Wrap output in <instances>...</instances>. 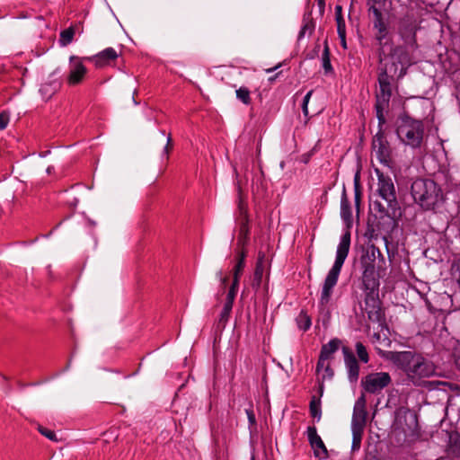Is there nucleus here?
I'll return each instance as SVG.
<instances>
[{
  "instance_id": "obj_37",
  "label": "nucleus",
  "mask_w": 460,
  "mask_h": 460,
  "mask_svg": "<svg viewBox=\"0 0 460 460\" xmlns=\"http://www.w3.org/2000/svg\"><path fill=\"white\" fill-rule=\"evenodd\" d=\"M38 430L42 436L46 437L49 440L58 441V438L53 430L49 429L43 426H39Z\"/></svg>"
},
{
  "instance_id": "obj_31",
  "label": "nucleus",
  "mask_w": 460,
  "mask_h": 460,
  "mask_svg": "<svg viewBox=\"0 0 460 460\" xmlns=\"http://www.w3.org/2000/svg\"><path fill=\"white\" fill-rule=\"evenodd\" d=\"M352 431V445L351 449L353 451L358 450L360 448L361 440L363 437L364 430L361 429H351Z\"/></svg>"
},
{
  "instance_id": "obj_51",
  "label": "nucleus",
  "mask_w": 460,
  "mask_h": 460,
  "mask_svg": "<svg viewBox=\"0 0 460 460\" xmlns=\"http://www.w3.org/2000/svg\"><path fill=\"white\" fill-rule=\"evenodd\" d=\"M319 382H320L319 392H320V395L322 396V394L323 393L324 385H323V382H322L320 378H319Z\"/></svg>"
},
{
  "instance_id": "obj_22",
  "label": "nucleus",
  "mask_w": 460,
  "mask_h": 460,
  "mask_svg": "<svg viewBox=\"0 0 460 460\" xmlns=\"http://www.w3.org/2000/svg\"><path fill=\"white\" fill-rule=\"evenodd\" d=\"M246 252L243 249L237 254V261L233 270V282L239 283L245 268Z\"/></svg>"
},
{
  "instance_id": "obj_20",
  "label": "nucleus",
  "mask_w": 460,
  "mask_h": 460,
  "mask_svg": "<svg viewBox=\"0 0 460 460\" xmlns=\"http://www.w3.org/2000/svg\"><path fill=\"white\" fill-rule=\"evenodd\" d=\"M266 265L265 254L262 252L258 253L257 262L254 270L253 283L252 286L259 288L261 286L263 272Z\"/></svg>"
},
{
  "instance_id": "obj_55",
  "label": "nucleus",
  "mask_w": 460,
  "mask_h": 460,
  "mask_svg": "<svg viewBox=\"0 0 460 460\" xmlns=\"http://www.w3.org/2000/svg\"><path fill=\"white\" fill-rule=\"evenodd\" d=\"M336 9H337L338 12L341 11V6H336Z\"/></svg>"
},
{
  "instance_id": "obj_19",
  "label": "nucleus",
  "mask_w": 460,
  "mask_h": 460,
  "mask_svg": "<svg viewBox=\"0 0 460 460\" xmlns=\"http://www.w3.org/2000/svg\"><path fill=\"white\" fill-rule=\"evenodd\" d=\"M378 84L380 88V93L377 94V99H383L390 101V98L392 96V87H391V81L390 77L387 75V73L382 72L378 75Z\"/></svg>"
},
{
  "instance_id": "obj_4",
  "label": "nucleus",
  "mask_w": 460,
  "mask_h": 460,
  "mask_svg": "<svg viewBox=\"0 0 460 460\" xmlns=\"http://www.w3.org/2000/svg\"><path fill=\"white\" fill-rule=\"evenodd\" d=\"M350 247V233L349 231H346L341 236L339 244L337 246L336 251V258L335 261L329 270L321 292L320 304L322 305H326L329 304L333 288L336 286L340 273L341 271V268L344 264L346 258L348 257Z\"/></svg>"
},
{
  "instance_id": "obj_3",
  "label": "nucleus",
  "mask_w": 460,
  "mask_h": 460,
  "mask_svg": "<svg viewBox=\"0 0 460 460\" xmlns=\"http://www.w3.org/2000/svg\"><path fill=\"white\" fill-rule=\"evenodd\" d=\"M414 202L425 211H436L445 201L444 192L439 184L428 178H417L411 186Z\"/></svg>"
},
{
  "instance_id": "obj_30",
  "label": "nucleus",
  "mask_w": 460,
  "mask_h": 460,
  "mask_svg": "<svg viewBox=\"0 0 460 460\" xmlns=\"http://www.w3.org/2000/svg\"><path fill=\"white\" fill-rule=\"evenodd\" d=\"M297 326L300 330L305 332L310 329L312 322L310 317L304 313H301L296 319Z\"/></svg>"
},
{
  "instance_id": "obj_43",
  "label": "nucleus",
  "mask_w": 460,
  "mask_h": 460,
  "mask_svg": "<svg viewBox=\"0 0 460 460\" xmlns=\"http://www.w3.org/2000/svg\"><path fill=\"white\" fill-rule=\"evenodd\" d=\"M245 412L247 414L249 424L252 425V426L255 425L256 424V418H255V415L253 413V411L252 409H246Z\"/></svg>"
},
{
  "instance_id": "obj_54",
  "label": "nucleus",
  "mask_w": 460,
  "mask_h": 460,
  "mask_svg": "<svg viewBox=\"0 0 460 460\" xmlns=\"http://www.w3.org/2000/svg\"><path fill=\"white\" fill-rule=\"evenodd\" d=\"M384 241H385V244L387 245V244H388V239H387V237L384 236Z\"/></svg>"
},
{
  "instance_id": "obj_38",
  "label": "nucleus",
  "mask_w": 460,
  "mask_h": 460,
  "mask_svg": "<svg viewBox=\"0 0 460 460\" xmlns=\"http://www.w3.org/2000/svg\"><path fill=\"white\" fill-rule=\"evenodd\" d=\"M248 234H249V229H248V226H247V222H244L242 224L241 227H240V234H239V243H243L244 244L248 239Z\"/></svg>"
},
{
  "instance_id": "obj_16",
  "label": "nucleus",
  "mask_w": 460,
  "mask_h": 460,
  "mask_svg": "<svg viewBox=\"0 0 460 460\" xmlns=\"http://www.w3.org/2000/svg\"><path fill=\"white\" fill-rule=\"evenodd\" d=\"M379 260L382 263H385V257L381 251L375 244H368L364 249L363 253L360 257L361 267L376 266L375 262Z\"/></svg>"
},
{
  "instance_id": "obj_6",
  "label": "nucleus",
  "mask_w": 460,
  "mask_h": 460,
  "mask_svg": "<svg viewBox=\"0 0 460 460\" xmlns=\"http://www.w3.org/2000/svg\"><path fill=\"white\" fill-rule=\"evenodd\" d=\"M420 21L411 13H406L399 19L397 32L403 44L411 49L417 48V31L420 30Z\"/></svg>"
},
{
  "instance_id": "obj_56",
  "label": "nucleus",
  "mask_w": 460,
  "mask_h": 460,
  "mask_svg": "<svg viewBox=\"0 0 460 460\" xmlns=\"http://www.w3.org/2000/svg\"><path fill=\"white\" fill-rule=\"evenodd\" d=\"M251 460H255L254 456H252Z\"/></svg>"
},
{
  "instance_id": "obj_28",
  "label": "nucleus",
  "mask_w": 460,
  "mask_h": 460,
  "mask_svg": "<svg viewBox=\"0 0 460 460\" xmlns=\"http://www.w3.org/2000/svg\"><path fill=\"white\" fill-rule=\"evenodd\" d=\"M236 98L245 105H250L252 102L251 92L245 86H241L235 91Z\"/></svg>"
},
{
  "instance_id": "obj_1",
  "label": "nucleus",
  "mask_w": 460,
  "mask_h": 460,
  "mask_svg": "<svg viewBox=\"0 0 460 460\" xmlns=\"http://www.w3.org/2000/svg\"><path fill=\"white\" fill-rule=\"evenodd\" d=\"M381 357L402 370L407 381L415 386L422 385L424 379L436 374V367L433 362L416 351L388 350L382 352Z\"/></svg>"
},
{
  "instance_id": "obj_2",
  "label": "nucleus",
  "mask_w": 460,
  "mask_h": 460,
  "mask_svg": "<svg viewBox=\"0 0 460 460\" xmlns=\"http://www.w3.org/2000/svg\"><path fill=\"white\" fill-rule=\"evenodd\" d=\"M376 172L378 178L377 197L371 200L370 209L376 217L393 218L398 207L394 181L389 175L384 174L378 169H376Z\"/></svg>"
},
{
  "instance_id": "obj_21",
  "label": "nucleus",
  "mask_w": 460,
  "mask_h": 460,
  "mask_svg": "<svg viewBox=\"0 0 460 460\" xmlns=\"http://www.w3.org/2000/svg\"><path fill=\"white\" fill-rule=\"evenodd\" d=\"M341 217L345 224L349 226L352 223V209L350 203L347 198L345 190L341 199Z\"/></svg>"
},
{
  "instance_id": "obj_48",
  "label": "nucleus",
  "mask_w": 460,
  "mask_h": 460,
  "mask_svg": "<svg viewBox=\"0 0 460 460\" xmlns=\"http://www.w3.org/2000/svg\"><path fill=\"white\" fill-rule=\"evenodd\" d=\"M234 301L226 299V302L224 304L223 309L225 311H232Z\"/></svg>"
},
{
  "instance_id": "obj_23",
  "label": "nucleus",
  "mask_w": 460,
  "mask_h": 460,
  "mask_svg": "<svg viewBox=\"0 0 460 460\" xmlns=\"http://www.w3.org/2000/svg\"><path fill=\"white\" fill-rule=\"evenodd\" d=\"M407 48L409 47L404 44L403 46H396L392 50V57L402 66L408 65L411 62Z\"/></svg>"
},
{
  "instance_id": "obj_27",
  "label": "nucleus",
  "mask_w": 460,
  "mask_h": 460,
  "mask_svg": "<svg viewBox=\"0 0 460 460\" xmlns=\"http://www.w3.org/2000/svg\"><path fill=\"white\" fill-rule=\"evenodd\" d=\"M386 0H367V11L369 13H383L382 8L385 6Z\"/></svg>"
},
{
  "instance_id": "obj_40",
  "label": "nucleus",
  "mask_w": 460,
  "mask_h": 460,
  "mask_svg": "<svg viewBox=\"0 0 460 460\" xmlns=\"http://www.w3.org/2000/svg\"><path fill=\"white\" fill-rule=\"evenodd\" d=\"M452 276L460 285V260L455 261L452 265Z\"/></svg>"
},
{
  "instance_id": "obj_5",
  "label": "nucleus",
  "mask_w": 460,
  "mask_h": 460,
  "mask_svg": "<svg viewBox=\"0 0 460 460\" xmlns=\"http://www.w3.org/2000/svg\"><path fill=\"white\" fill-rule=\"evenodd\" d=\"M396 134L405 146L412 149L420 148L424 136V125L421 120L406 116L401 119Z\"/></svg>"
},
{
  "instance_id": "obj_36",
  "label": "nucleus",
  "mask_w": 460,
  "mask_h": 460,
  "mask_svg": "<svg viewBox=\"0 0 460 460\" xmlns=\"http://www.w3.org/2000/svg\"><path fill=\"white\" fill-rule=\"evenodd\" d=\"M230 314H231V312L225 311V309H222V311L218 316L217 322V329H224L226 327V324L229 319Z\"/></svg>"
},
{
  "instance_id": "obj_41",
  "label": "nucleus",
  "mask_w": 460,
  "mask_h": 460,
  "mask_svg": "<svg viewBox=\"0 0 460 460\" xmlns=\"http://www.w3.org/2000/svg\"><path fill=\"white\" fill-rule=\"evenodd\" d=\"M238 287H239V283L236 282V284H235V282H232V285H231V287L228 290L227 296H226L227 300L234 301L235 296L238 291Z\"/></svg>"
},
{
  "instance_id": "obj_52",
  "label": "nucleus",
  "mask_w": 460,
  "mask_h": 460,
  "mask_svg": "<svg viewBox=\"0 0 460 460\" xmlns=\"http://www.w3.org/2000/svg\"><path fill=\"white\" fill-rule=\"evenodd\" d=\"M341 44L344 49H347L346 37L344 38V40H341Z\"/></svg>"
},
{
  "instance_id": "obj_11",
  "label": "nucleus",
  "mask_w": 460,
  "mask_h": 460,
  "mask_svg": "<svg viewBox=\"0 0 460 460\" xmlns=\"http://www.w3.org/2000/svg\"><path fill=\"white\" fill-rule=\"evenodd\" d=\"M374 37L380 48L385 47L390 40L389 25L385 22L383 13L373 14Z\"/></svg>"
},
{
  "instance_id": "obj_7",
  "label": "nucleus",
  "mask_w": 460,
  "mask_h": 460,
  "mask_svg": "<svg viewBox=\"0 0 460 460\" xmlns=\"http://www.w3.org/2000/svg\"><path fill=\"white\" fill-rule=\"evenodd\" d=\"M372 150L380 164L388 168L394 166L393 148L382 128L373 137Z\"/></svg>"
},
{
  "instance_id": "obj_53",
  "label": "nucleus",
  "mask_w": 460,
  "mask_h": 460,
  "mask_svg": "<svg viewBox=\"0 0 460 460\" xmlns=\"http://www.w3.org/2000/svg\"><path fill=\"white\" fill-rule=\"evenodd\" d=\"M318 4H319V5H322L323 7H324V0H318Z\"/></svg>"
},
{
  "instance_id": "obj_34",
  "label": "nucleus",
  "mask_w": 460,
  "mask_h": 460,
  "mask_svg": "<svg viewBox=\"0 0 460 460\" xmlns=\"http://www.w3.org/2000/svg\"><path fill=\"white\" fill-rule=\"evenodd\" d=\"M356 351H357L358 358L363 363H367L369 361V356H368L367 348L363 345V343H361V342L356 343Z\"/></svg>"
},
{
  "instance_id": "obj_26",
  "label": "nucleus",
  "mask_w": 460,
  "mask_h": 460,
  "mask_svg": "<svg viewBox=\"0 0 460 460\" xmlns=\"http://www.w3.org/2000/svg\"><path fill=\"white\" fill-rule=\"evenodd\" d=\"M309 411L313 418L316 419L319 421L322 418V408H321V400L320 398H316V396H313L311 398L309 403Z\"/></svg>"
},
{
  "instance_id": "obj_18",
  "label": "nucleus",
  "mask_w": 460,
  "mask_h": 460,
  "mask_svg": "<svg viewBox=\"0 0 460 460\" xmlns=\"http://www.w3.org/2000/svg\"><path fill=\"white\" fill-rule=\"evenodd\" d=\"M341 341L337 339H332L328 343L323 344L319 354V366L323 367L324 361H332L334 353L339 349Z\"/></svg>"
},
{
  "instance_id": "obj_9",
  "label": "nucleus",
  "mask_w": 460,
  "mask_h": 460,
  "mask_svg": "<svg viewBox=\"0 0 460 460\" xmlns=\"http://www.w3.org/2000/svg\"><path fill=\"white\" fill-rule=\"evenodd\" d=\"M84 61H87L84 57L71 56L69 58V71L66 77V84L69 86H75L84 82L88 73Z\"/></svg>"
},
{
  "instance_id": "obj_32",
  "label": "nucleus",
  "mask_w": 460,
  "mask_h": 460,
  "mask_svg": "<svg viewBox=\"0 0 460 460\" xmlns=\"http://www.w3.org/2000/svg\"><path fill=\"white\" fill-rule=\"evenodd\" d=\"M75 35V31L73 28H68L61 31L60 33V43L62 46H66L72 42Z\"/></svg>"
},
{
  "instance_id": "obj_39",
  "label": "nucleus",
  "mask_w": 460,
  "mask_h": 460,
  "mask_svg": "<svg viewBox=\"0 0 460 460\" xmlns=\"http://www.w3.org/2000/svg\"><path fill=\"white\" fill-rule=\"evenodd\" d=\"M361 193L359 190L358 176H355V206L358 209L360 204Z\"/></svg>"
},
{
  "instance_id": "obj_8",
  "label": "nucleus",
  "mask_w": 460,
  "mask_h": 460,
  "mask_svg": "<svg viewBox=\"0 0 460 460\" xmlns=\"http://www.w3.org/2000/svg\"><path fill=\"white\" fill-rule=\"evenodd\" d=\"M392 383V377L387 372H372L361 379V386L366 393L380 394Z\"/></svg>"
},
{
  "instance_id": "obj_10",
  "label": "nucleus",
  "mask_w": 460,
  "mask_h": 460,
  "mask_svg": "<svg viewBox=\"0 0 460 460\" xmlns=\"http://www.w3.org/2000/svg\"><path fill=\"white\" fill-rule=\"evenodd\" d=\"M120 57V52L109 47L91 57H84L87 61L92 62L96 68H104L115 65Z\"/></svg>"
},
{
  "instance_id": "obj_13",
  "label": "nucleus",
  "mask_w": 460,
  "mask_h": 460,
  "mask_svg": "<svg viewBox=\"0 0 460 460\" xmlns=\"http://www.w3.org/2000/svg\"><path fill=\"white\" fill-rule=\"evenodd\" d=\"M365 305L368 319L375 323L381 322L383 314L377 293L366 294Z\"/></svg>"
},
{
  "instance_id": "obj_46",
  "label": "nucleus",
  "mask_w": 460,
  "mask_h": 460,
  "mask_svg": "<svg viewBox=\"0 0 460 460\" xmlns=\"http://www.w3.org/2000/svg\"><path fill=\"white\" fill-rule=\"evenodd\" d=\"M455 360H456V366L460 368V343L456 348Z\"/></svg>"
},
{
  "instance_id": "obj_17",
  "label": "nucleus",
  "mask_w": 460,
  "mask_h": 460,
  "mask_svg": "<svg viewBox=\"0 0 460 460\" xmlns=\"http://www.w3.org/2000/svg\"><path fill=\"white\" fill-rule=\"evenodd\" d=\"M344 354V361L348 373V378L350 383H356L359 376V365L355 356L348 348L342 349Z\"/></svg>"
},
{
  "instance_id": "obj_14",
  "label": "nucleus",
  "mask_w": 460,
  "mask_h": 460,
  "mask_svg": "<svg viewBox=\"0 0 460 460\" xmlns=\"http://www.w3.org/2000/svg\"><path fill=\"white\" fill-rule=\"evenodd\" d=\"M306 436L311 447L314 450V454L316 457H328V450L317 433V429L314 426H309L306 429Z\"/></svg>"
},
{
  "instance_id": "obj_50",
  "label": "nucleus",
  "mask_w": 460,
  "mask_h": 460,
  "mask_svg": "<svg viewBox=\"0 0 460 460\" xmlns=\"http://www.w3.org/2000/svg\"><path fill=\"white\" fill-rule=\"evenodd\" d=\"M302 111L305 116L308 115V104L302 103Z\"/></svg>"
},
{
  "instance_id": "obj_15",
  "label": "nucleus",
  "mask_w": 460,
  "mask_h": 460,
  "mask_svg": "<svg viewBox=\"0 0 460 460\" xmlns=\"http://www.w3.org/2000/svg\"><path fill=\"white\" fill-rule=\"evenodd\" d=\"M362 268V285L366 294L376 293L379 287V278L376 271V266Z\"/></svg>"
},
{
  "instance_id": "obj_25",
  "label": "nucleus",
  "mask_w": 460,
  "mask_h": 460,
  "mask_svg": "<svg viewBox=\"0 0 460 460\" xmlns=\"http://www.w3.org/2000/svg\"><path fill=\"white\" fill-rule=\"evenodd\" d=\"M389 105V101L383 100V99H377L376 103V118L378 119V124L380 128H382V126L385 123V117L384 114V111L385 109H387Z\"/></svg>"
},
{
  "instance_id": "obj_44",
  "label": "nucleus",
  "mask_w": 460,
  "mask_h": 460,
  "mask_svg": "<svg viewBox=\"0 0 460 460\" xmlns=\"http://www.w3.org/2000/svg\"><path fill=\"white\" fill-rule=\"evenodd\" d=\"M172 148V137L169 134L167 137L166 146H164V153L165 154L166 157H168L169 152Z\"/></svg>"
},
{
  "instance_id": "obj_29",
  "label": "nucleus",
  "mask_w": 460,
  "mask_h": 460,
  "mask_svg": "<svg viewBox=\"0 0 460 460\" xmlns=\"http://www.w3.org/2000/svg\"><path fill=\"white\" fill-rule=\"evenodd\" d=\"M322 65H323L325 74H329V73L332 72V66L331 59H330V50H329V47H328L327 43H325V46H324V49H323V51L322 54Z\"/></svg>"
},
{
  "instance_id": "obj_33",
  "label": "nucleus",
  "mask_w": 460,
  "mask_h": 460,
  "mask_svg": "<svg viewBox=\"0 0 460 460\" xmlns=\"http://www.w3.org/2000/svg\"><path fill=\"white\" fill-rule=\"evenodd\" d=\"M314 23L311 20L309 19H304L303 20V25L301 27V30L298 33V40H300L301 39H303L306 32H308L309 34H311L314 31Z\"/></svg>"
},
{
  "instance_id": "obj_47",
  "label": "nucleus",
  "mask_w": 460,
  "mask_h": 460,
  "mask_svg": "<svg viewBox=\"0 0 460 460\" xmlns=\"http://www.w3.org/2000/svg\"><path fill=\"white\" fill-rule=\"evenodd\" d=\"M411 425H412V430H414L418 426V420L415 414L410 413L409 415Z\"/></svg>"
},
{
  "instance_id": "obj_12",
  "label": "nucleus",
  "mask_w": 460,
  "mask_h": 460,
  "mask_svg": "<svg viewBox=\"0 0 460 460\" xmlns=\"http://www.w3.org/2000/svg\"><path fill=\"white\" fill-rule=\"evenodd\" d=\"M366 398L361 395L355 402L351 420V429L364 430L367 423V411Z\"/></svg>"
},
{
  "instance_id": "obj_45",
  "label": "nucleus",
  "mask_w": 460,
  "mask_h": 460,
  "mask_svg": "<svg viewBox=\"0 0 460 460\" xmlns=\"http://www.w3.org/2000/svg\"><path fill=\"white\" fill-rule=\"evenodd\" d=\"M216 275H217V278L218 279V280L220 281L221 285L223 286V288H225L227 283L228 278L226 276L223 275L222 270H218Z\"/></svg>"
},
{
  "instance_id": "obj_49",
  "label": "nucleus",
  "mask_w": 460,
  "mask_h": 460,
  "mask_svg": "<svg viewBox=\"0 0 460 460\" xmlns=\"http://www.w3.org/2000/svg\"><path fill=\"white\" fill-rule=\"evenodd\" d=\"M313 92L312 91H309L304 97L303 99V103H306L308 104L309 103V100L311 98V95H312Z\"/></svg>"
},
{
  "instance_id": "obj_42",
  "label": "nucleus",
  "mask_w": 460,
  "mask_h": 460,
  "mask_svg": "<svg viewBox=\"0 0 460 460\" xmlns=\"http://www.w3.org/2000/svg\"><path fill=\"white\" fill-rule=\"evenodd\" d=\"M10 120L9 113L6 111H3L0 113V130L4 129Z\"/></svg>"
},
{
  "instance_id": "obj_35",
  "label": "nucleus",
  "mask_w": 460,
  "mask_h": 460,
  "mask_svg": "<svg viewBox=\"0 0 460 460\" xmlns=\"http://www.w3.org/2000/svg\"><path fill=\"white\" fill-rule=\"evenodd\" d=\"M336 22H337V32H338L339 38H340V40H344V38L346 36L345 22L341 15H337Z\"/></svg>"
},
{
  "instance_id": "obj_24",
  "label": "nucleus",
  "mask_w": 460,
  "mask_h": 460,
  "mask_svg": "<svg viewBox=\"0 0 460 460\" xmlns=\"http://www.w3.org/2000/svg\"><path fill=\"white\" fill-rule=\"evenodd\" d=\"M315 371L318 376H321L319 378L322 382H324L325 380H332L334 376V371L331 367V361H324L323 367H320L318 360Z\"/></svg>"
}]
</instances>
